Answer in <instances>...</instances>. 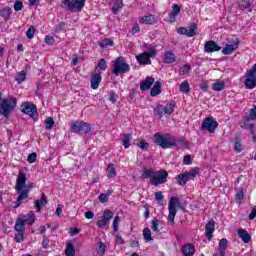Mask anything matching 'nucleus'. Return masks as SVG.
<instances>
[{
	"label": "nucleus",
	"instance_id": "obj_20",
	"mask_svg": "<svg viewBox=\"0 0 256 256\" xmlns=\"http://www.w3.org/2000/svg\"><path fill=\"white\" fill-rule=\"evenodd\" d=\"M238 237L242 239L243 243H249L251 241V234L243 228L238 229Z\"/></svg>",
	"mask_w": 256,
	"mask_h": 256
},
{
	"label": "nucleus",
	"instance_id": "obj_56",
	"mask_svg": "<svg viewBox=\"0 0 256 256\" xmlns=\"http://www.w3.org/2000/svg\"><path fill=\"white\" fill-rule=\"evenodd\" d=\"M234 151H236V153H241V151H243V144L241 143V141L237 140L234 143Z\"/></svg>",
	"mask_w": 256,
	"mask_h": 256
},
{
	"label": "nucleus",
	"instance_id": "obj_33",
	"mask_svg": "<svg viewBox=\"0 0 256 256\" xmlns=\"http://www.w3.org/2000/svg\"><path fill=\"white\" fill-rule=\"evenodd\" d=\"M131 139H133L131 134H123L122 145L125 149H129V147H131Z\"/></svg>",
	"mask_w": 256,
	"mask_h": 256
},
{
	"label": "nucleus",
	"instance_id": "obj_3",
	"mask_svg": "<svg viewBox=\"0 0 256 256\" xmlns=\"http://www.w3.org/2000/svg\"><path fill=\"white\" fill-rule=\"evenodd\" d=\"M15 107H17V98H4L0 104V115L7 119L13 113Z\"/></svg>",
	"mask_w": 256,
	"mask_h": 256
},
{
	"label": "nucleus",
	"instance_id": "obj_55",
	"mask_svg": "<svg viewBox=\"0 0 256 256\" xmlns=\"http://www.w3.org/2000/svg\"><path fill=\"white\" fill-rule=\"evenodd\" d=\"M119 221H121V218L119 216H115L112 224L115 233L119 231Z\"/></svg>",
	"mask_w": 256,
	"mask_h": 256
},
{
	"label": "nucleus",
	"instance_id": "obj_27",
	"mask_svg": "<svg viewBox=\"0 0 256 256\" xmlns=\"http://www.w3.org/2000/svg\"><path fill=\"white\" fill-rule=\"evenodd\" d=\"M12 13L13 12H12L11 7H5V8L0 9V17L5 19V21H9V19H11Z\"/></svg>",
	"mask_w": 256,
	"mask_h": 256
},
{
	"label": "nucleus",
	"instance_id": "obj_44",
	"mask_svg": "<svg viewBox=\"0 0 256 256\" xmlns=\"http://www.w3.org/2000/svg\"><path fill=\"white\" fill-rule=\"evenodd\" d=\"M27 78V73L25 71H21L18 73V75L15 77V81H17L18 85H21L23 81Z\"/></svg>",
	"mask_w": 256,
	"mask_h": 256
},
{
	"label": "nucleus",
	"instance_id": "obj_23",
	"mask_svg": "<svg viewBox=\"0 0 256 256\" xmlns=\"http://www.w3.org/2000/svg\"><path fill=\"white\" fill-rule=\"evenodd\" d=\"M177 61V58L175 57V53L172 51H167L164 54V63L170 65L171 63H175Z\"/></svg>",
	"mask_w": 256,
	"mask_h": 256
},
{
	"label": "nucleus",
	"instance_id": "obj_6",
	"mask_svg": "<svg viewBox=\"0 0 256 256\" xmlns=\"http://www.w3.org/2000/svg\"><path fill=\"white\" fill-rule=\"evenodd\" d=\"M71 133H76L77 135H87L91 131V126L89 123L83 121L72 122L70 126Z\"/></svg>",
	"mask_w": 256,
	"mask_h": 256
},
{
	"label": "nucleus",
	"instance_id": "obj_49",
	"mask_svg": "<svg viewBox=\"0 0 256 256\" xmlns=\"http://www.w3.org/2000/svg\"><path fill=\"white\" fill-rule=\"evenodd\" d=\"M65 27H67V23L60 22L54 27V33H61V31H65Z\"/></svg>",
	"mask_w": 256,
	"mask_h": 256
},
{
	"label": "nucleus",
	"instance_id": "obj_5",
	"mask_svg": "<svg viewBox=\"0 0 256 256\" xmlns=\"http://www.w3.org/2000/svg\"><path fill=\"white\" fill-rule=\"evenodd\" d=\"M85 1L87 0H62L61 7H64L67 11H71L72 13H79V11H83Z\"/></svg>",
	"mask_w": 256,
	"mask_h": 256
},
{
	"label": "nucleus",
	"instance_id": "obj_26",
	"mask_svg": "<svg viewBox=\"0 0 256 256\" xmlns=\"http://www.w3.org/2000/svg\"><path fill=\"white\" fill-rule=\"evenodd\" d=\"M157 95H161V82L156 81L154 86L150 90L151 97H157Z\"/></svg>",
	"mask_w": 256,
	"mask_h": 256
},
{
	"label": "nucleus",
	"instance_id": "obj_1",
	"mask_svg": "<svg viewBox=\"0 0 256 256\" xmlns=\"http://www.w3.org/2000/svg\"><path fill=\"white\" fill-rule=\"evenodd\" d=\"M31 189H33V183L27 185V174L20 170L15 185V191L19 194L15 202V209H17V207H21L23 201L29 198Z\"/></svg>",
	"mask_w": 256,
	"mask_h": 256
},
{
	"label": "nucleus",
	"instance_id": "obj_38",
	"mask_svg": "<svg viewBox=\"0 0 256 256\" xmlns=\"http://www.w3.org/2000/svg\"><path fill=\"white\" fill-rule=\"evenodd\" d=\"M143 237H144V241H146V243L153 241V236L151 235V229L144 228L143 229Z\"/></svg>",
	"mask_w": 256,
	"mask_h": 256
},
{
	"label": "nucleus",
	"instance_id": "obj_12",
	"mask_svg": "<svg viewBox=\"0 0 256 256\" xmlns=\"http://www.w3.org/2000/svg\"><path fill=\"white\" fill-rule=\"evenodd\" d=\"M167 177H169V173H167L166 170H160L155 172L153 178L150 180V183L155 187L158 185H163V183H167Z\"/></svg>",
	"mask_w": 256,
	"mask_h": 256
},
{
	"label": "nucleus",
	"instance_id": "obj_35",
	"mask_svg": "<svg viewBox=\"0 0 256 256\" xmlns=\"http://www.w3.org/2000/svg\"><path fill=\"white\" fill-rule=\"evenodd\" d=\"M98 45L99 47H101V49H105V47H113V39H110V38L103 39L98 43Z\"/></svg>",
	"mask_w": 256,
	"mask_h": 256
},
{
	"label": "nucleus",
	"instance_id": "obj_25",
	"mask_svg": "<svg viewBox=\"0 0 256 256\" xmlns=\"http://www.w3.org/2000/svg\"><path fill=\"white\" fill-rule=\"evenodd\" d=\"M34 204L36 207V213H41L43 205L47 204V198L45 197V194H42V198L40 200H35Z\"/></svg>",
	"mask_w": 256,
	"mask_h": 256
},
{
	"label": "nucleus",
	"instance_id": "obj_53",
	"mask_svg": "<svg viewBox=\"0 0 256 256\" xmlns=\"http://www.w3.org/2000/svg\"><path fill=\"white\" fill-rule=\"evenodd\" d=\"M15 241L16 243H23L25 241V232H18L15 235Z\"/></svg>",
	"mask_w": 256,
	"mask_h": 256
},
{
	"label": "nucleus",
	"instance_id": "obj_45",
	"mask_svg": "<svg viewBox=\"0 0 256 256\" xmlns=\"http://www.w3.org/2000/svg\"><path fill=\"white\" fill-rule=\"evenodd\" d=\"M173 111H175V103H169L164 107V113L165 115H171L173 114Z\"/></svg>",
	"mask_w": 256,
	"mask_h": 256
},
{
	"label": "nucleus",
	"instance_id": "obj_37",
	"mask_svg": "<svg viewBox=\"0 0 256 256\" xmlns=\"http://www.w3.org/2000/svg\"><path fill=\"white\" fill-rule=\"evenodd\" d=\"M120 9H123V2L119 0H115L112 6V12L114 13V15H117Z\"/></svg>",
	"mask_w": 256,
	"mask_h": 256
},
{
	"label": "nucleus",
	"instance_id": "obj_16",
	"mask_svg": "<svg viewBox=\"0 0 256 256\" xmlns=\"http://www.w3.org/2000/svg\"><path fill=\"white\" fill-rule=\"evenodd\" d=\"M155 83V78L153 77H146L145 80L140 82V90L141 91H149L153 84Z\"/></svg>",
	"mask_w": 256,
	"mask_h": 256
},
{
	"label": "nucleus",
	"instance_id": "obj_22",
	"mask_svg": "<svg viewBox=\"0 0 256 256\" xmlns=\"http://www.w3.org/2000/svg\"><path fill=\"white\" fill-rule=\"evenodd\" d=\"M22 221H24V224L27 223L31 227L35 223V212L30 211L28 214L24 215L23 218H21Z\"/></svg>",
	"mask_w": 256,
	"mask_h": 256
},
{
	"label": "nucleus",
	"instance_id": "obj_48",
	"mask_svg": "<svg viewBox=\"0 0 256 256\" xmlns=\"http://www.w3.org/2000/svg\"><path fill=\"white\" fill-rule=\"evenodd\" d=\"M151 229L154 233H159V219L153 218L151 221Z\"/></svg>",
	"mask_w": 256,
	"mask_h": 256
},
{
	"label": "nucleus",
	"instance_id": "obj_14",
	"mask_svg": "<svg viewBox=\"0 0 256 256\" xmlns=\"http://www.w3.org/2000/svg\"><path fill=\"white\" fill-rule=\"evenodd\" d=\"M204 51L205 53H215L221 51V46L217 45V42L209 40L204 44Z\"/></svg>",
	"mask_w": 256,
	"mask_h": 256
},
{
	"label": "nucleus",
	"instance_id": "obj_13",
	"mask_svg": "<svg viewBox=\"0 0 256 256\" xmlns=\"http://www.w3.org/2000/svg\"><path fill=\"white\" fill-rule=\"evenodd\" d=\"M111 219H113V211L106 209L104 210L101 219L96 222V225L100 229H105L106 227H109V221H111Z\"/></svg>",
	"mask_w": 256,
	"mask_h": 256
},
{
	"label": "nucleus",
	"instance_id": "obj_58",
	"mask_svg": "<svg viewBox=\"0 0 256 256\" xmlns=\"http://www.w3.org/2000/svg\"><path fill=\"white\" fill-rule=\"evenodd\" d=\"M117 99H119V94L115 93V91H111L109 101H111V103H117Z\"/></svg>",
	"mask_w": 256,
	"mask_h": 256
},
{
	"label": "nucleus",
	"instance_id": "obj_36",
	"mask_svg": "<svg viewBox=\"0 0 256 256\" xmlns=\"http://www.w3.org/2000/svg\"><path fill=\"white\" fill-rule=\"evenodd\" d=\"M179 13H181V6H179V4H174L170 13V19H175Z\"/></svg>",
	"mask_w": 256,
	"mask_h": 256
},
{
	"label": "nucleus",
	"instance_id": "obj_11",
	"mask_svg": "<svg viewBox=\"0 0 256 256\" xmlns=\"http://www.w3.org/2000/svg\"><path fill=\"white\" fill-rule=\"evenodd\" d=\"M156 52L153 48H149L147 51L136 56V60L140 65H151V57H155Z\"/></svg>",
	"mask_w": 256,
	"mask_h": 256
},
{
	"label": "nucleus",
	"instance_id": "obj_47",
	"mask_svg": "<svg viewBox=\"0 0 256 256\" xmlns=\"http://www.w3.org/2000/svg\"><path fill=\"white\" fill-rule=\"evenodd\" d=\"M190 71H191V65H189V64H184V65L180 68L179 74H180V75H189Z\"/></svg>",
	"mask_w": 256,
	"mask_h": 256
},
{
	"label": "nucleus",
	"instance_id": "obj_51",
	"mask_svg": "<svg viewBox=\"0 0 256 256\" xmlns=\"http://www.w3.org/2000/svg\"><path fill=\"white\" fill-rule=\"evenodd\" d=\"M97 67L100 68V71H107V60H105V59H103V58L100 59V60L98 61Z\"/></svg>",
	"mask_w": 256,
	"mask_h": 256
},
{
	"label": "nucleus",
	"instance_id": "obj_42",
	"mask_svg": "<svg viewBox=\"0 0 256 256\" xmlns=\"http://www.w3.org/2000/svg\"><path fill=\"white\" fill-rule=\"evenodd\" d=\"M189 91H191V87L189 86V82L185 80L180 84V92L187 94Z\"/></svg>",
	"mask_w": 256,
	"mask_h": 256
},
{
	"label": "nucleus",
	"instance_id": "obj_24",
	"mask_svg": "<svg viewBox=\"0 0 256 256\" xmlns=\"http://www.w3.org/2000/svg\"><path fill=\"white\" fill-rule=\"evenodd\" d=\"M199 171L200 169L198 167H195L188 172H184V175L186 176V179L188 181H192L193 179H195V177H197V175H199Z\"/></svg>",
	"mask_w": 256,
	"mask_h": 256
},
{
	"label": "nucleus",
	"instance_id": "obj_60",
	"mask_svg": "<svg viewBox=\"0 0 256 256\" xmlns=\"http://www.w3.org/2000/svg\"><path fill=\"white\" fill-rule=\"evenodd\" d=\"M155 199L158 201L159 205L163 203V192H155Z\"/></svg>",
	"mask_w": 256,
	"mask_h": 256
},
{
	"label": "nucleus",
	"instance_id": "obj_59",
	"mask_svg": "<svg viewBox=\"0 0 256 256\" xmlns=\"http://www.w3.org/2000/svg\"><path fill=\"white\" fill-rule=\"evenodd\" d=\"M27 161L28 163H35V161H37V153L33 152L29 154L27 157Z\"/></svg>",
	"mask_w": 256,
	"mask_h": 256
},
{
	"label": "nucleus",
	"instance_id": "obj_21",
	"mask_svg": "<svg viewBox=\"0 0 256 256\" xmlns=\"http://www.w3.org/2000/svg\"><path fill=\"white\" fill-rule=\"evenodd\" d=\"M172 147H176V149H187L188 144L185 138L177 139L174 136V144L172 145Z\"/></svg>",
	"mask_w": 256,
	"mask_h": 256
},
{
	"label": "nucleus",
	"instance_id": "obj_64",
	"mask_svg": "<svg viewBox=\"0 0 256 256\" xmlns=\"http://www.w3.org/2000/svg\"><path fill=\"white\" fill-rule=\"evenodd\" d=\"M255 217H256V206H253L252 211L249 214L248 218L250 219V221H253V219H255Z\"/></svg>",
	"mask_w": 256,
	"mask_h": 256
},
{
	"label": "nucleus",
	"instance_id": "obj_62",
	"mask_svg": "<svg viewBox=\"0 0 256 256\" xmlns=\"http://www.w3.org/2000/svg\"><path fill=\"white\" fill-rule=\"evenodd\" d=\"M21 9H23V2L21 1H16L14 3V10L15 11H21Z\"/></svg>",
	"mask_w": 256,
	"mask_h": 256
},
{
	"label": "nucleus",
	"instance_id": "obj_43",
	"mask_svg": "<svg viewBox=\"0 0 256 256\" xmlns=\"http://www.w3.org/2000/svg\"><path fill=\"white\" fill-rule=\"evenodd\" d=\"M105 251H107V246L105 245V243H103L102 241H100V242L98 243L97 255L103 256V255H105Z\"/></svg>",
	"mask_w": 256,
	"mask_h": 256
},
{
	"label": "nucleus",
	"instance_id": "obj_52",
	"mask_svg": "<svg viewBox=\"0 0 256 256\" xmlns=\"http://www.w3.org/2000/svg\"><path fill=\"white\" fill-rule=\"evenodd\" d=\"M244 129L250 131L251 135H255V124L253 123H245L243 126Z\"/></svg>",
	"mask_w": 256,
	"mask_h": 256
},
{
	"label": "nucleus",
	"instance_id": "obj_7",
	"mask_svg": "<svg viewBox=\"0 0 256 256\" xmlns=\"http://www.w3.org/2000/svg\"><path fill=\"white\" fill-rule=\"evenodd\" d=\"M177 207L181 208V202L175 196H172L168 203V221L170 223H175V215H177Z\"/></svg>",
	"mask_w": 256,
	"mask_h": 256
},
{
	"label": "nucleus",
	"instance_id": "obj_63",
	"mask_svg": "<svg viewBox=\"0 0 256 256\" xmlns=\"http://www.w3.org/2000/svg\"><path fill=\"white\" fill-rule=\"evenodd\" d=\"M243 197H245V193L243 189H240L236 194V201H242Z\"/></svg>",
	"mask_w": 256,
	"mask_h": 256
},
{
	"label": "nucleus",
	"instance_id": "obj_50",
	"mask_svg": "<svg viewBox=\"0 0 256 256\" xmlns=\"http://www.w3.org/2000/svg\"><path fill=\"white\" fill-rule=\"evenodd\" d=\"M163 113H165L164 110V106L163 105H158L155 109H154V115H157L158 117H163Z\"/></svg>",
	"mask_w": 256,
	"mask_h": 256
},
{
	"label": "nucleus",
	"instance_id": "obj_18",
	"mask_svg": "<svg viewBox=\"0 0 256 256\" xmlns=\"http://www.w3.org/2000/svg\"><path fill=\"white\" fill-rule=\"evenodd\" d=\"M239 47V39H236L233 44H227L223 49L222 53L223 55H231L235 49Z\"/></svg>",
	"mask_w": 256,
	"mask_h": 256
},
{
	"label": "nucleus",
	"instance_id": "obj_31",
	"mask_svg": "<svg viewBox=\"0 0 256 256\" xmlns=\"http://www.w3.org/2000/svg\"><path fill=\"white\" fill-rule=\"evenodd\" d=\"M106 173L108 179H113V177H117V171L115 170V165L109 164L106 168Z\"/></svg>",
	"mask_w": 256,
	"mask_h": 256
},
{
	"label": "nucleus",
	"instance_id": "obj_2",
	"mask_svg": "<svg viewBox=\"0 0 256 256\" xmlns=\"http://www.w3.org/2000/svg\"><path fill=\"white\" fill-rule=\"evenodd\" d=\"M154 143L162 149H169L175 145V136L158 132L154 135Z\"/></svg>",
	"mask_w": 256,
	"mask_h": 256
},
{
	"label": "nucleus",
	"instance_id": "obj_61",
	"mask_svg": "<svg viewBox=\"0 0 256 256\" xmlns=\"http://www.w3.org/2000/svg\"><path fill=\"white\" fill-rule=\"evenodd\" d=\"M45 43H46V45H54L55 44V38H53V36L47 35L45 37Z\"/></svg>",
	"mask_w": 256,
	"mask_h": 256
},
{
	"label": "nucleus",
	"instance_id": "obj_32",
	"mask_svg": "<svg viewBox=\"0 0 256 256\" xmlns=\"http://www.w3.org/2000/svg\"><path fill=\"white\" fill-rule=\"evenodd\" d=\"M66 256H75V246L71 241H68L65 249Z\"/></svg>",
	"mask_w": 256,
	"mask_h": 256
},
{
	"label": "nucleus",
	"instance_id": "obj_41",
	"mask_svg": "<svg viewBox=\"0 0 256 256\" xmlns=\"http://www.w3.org/2000/svg\"><path fill=\"white\" fill-rule=\"evenodd\" d=\"M187 176L185 175V173H181L177 176V183L178 185H180L181 187H183L184 185L187 184Z\"/></svg>",
	"mask_w": 256,
	"mask_h": 256
},
{
	"label": "nucleus",
	"instance_id": "obj_15",
	"mask_svg": "<svg viewBox=\"0 0 256 256\" xmlns=\"http://www.w3.org/2000/svg\"><path fill=\"white\" fill-rule=\"evenodd\" d=\"M103 77H101V72L96 70L94 75L90 79V85L92 89H99V84L101 83Z\"/></svg>",
	"mask_w": 256,
	"mask_h": 256
},
{
	"label": "nucleus",
	"instance_id": "obj_40",
	"mask_svg": "<svg viewBox=\"0 0 256 256\" xmlns=\"http://www.w3.org/2000/svg\"><path fill=\"white\" fill-rule=\"evenodd\" d=\"M44 125L48 131H51L53 129V126L55 125V120H53V117H47L44 121Z\"/></svg>",
	"mask_w": 256,
	"mask_h": 256
},
{
	"label": "nucleus",
	"instance_id": "obj_17",
	"mask_svg": "<svg viewBox=\"0 0 256 256\" xmlns=\"http://www.w3.org/2000/svg\"><path fill=\"white\" fill-rule=\"evenodd\" d=\"M205 231H206V237L208 241H211V239H213V233L215 232V221L210 220L205 225Z\"/></svg>",
	"mask_w": 256,
	"mask_h": 256
},
{
	"label": "nucleus",
	"instance_id": "obj_8",
	"mask_svg": "<svg viewBox=\"0 0 256 256\" xmlns=\"http://www.w3.org/2000/svg\"><path fill=\"white\" fill-rule=\"evenodd\" d=\"M246 79L244 81V87L246 89H255L256 87V64L251 69L246 71Z\"/></svg>",
	"mask_w": 256,
	"mask_h": 256
},
{
	"label": "nucleus",
	"instance_id": "obj_39",
	"mask_svg": "<svg viewBox=\"0 0 256 256\" xmlns=\"http://www.w3.org/2000/svg\"><path fill=\"white\" fill-rule=\"evenodd\" d=\"M213 91H223L225 89V82L224 81H216L212 85Z\"/></svg>",
	"mask_w": 256,
	"mask_h": 256
},
{
	"label": "nucleus",
	"instance_id": "obj_9",
	"mask_svg": "<svg viewBox=\"0 0 256 256\" xmlns=\"http://www.w3.org/2000/svg\"><path fill=\"white\" fill-rule=\"evenodd\" d=\"M21 111L22 113H25V115L31 117V119H34V121L39 116V113L37 112V106L31 102H24L21 105Z\"/></svg>",
	"mask_w": 256,
	"mask_h": 256
},
{
	"label": "nucleus",
	"instance_id": "obj_30",
	"mask_svg": "<svg viewBox=\"0 0 256 256\" xmlns=\"http://www.w3.org/2000/svg\"><path fill=\"white\" fill-rule=\"evenodd\" d=\"M14 229H15V231H17V233L25 232V222L23 221V219L18 218L16 220Z\"/></svg>",
	"mask_w": 256,
	"mask_h": 256
},
{
	"label": "nucleus",
	"instance_id": "obj_54",
	"mask_svg": "<svg viewBox=\"0 0 256 256\" xmlns=\"http://www.w3.org/2000/svg\"><path fill=\"white\" fill-rule=\"evenodd\" d=\"M26 37L27 39H33V37H35V26L28 28L26 31Z\"/></svg>",
	"mask_w": 256,
	"mask_h": 256
},
{
	"label": "nucleus",
	"instance_id": "obj_10",
	"mask_svg": "<svg viewBox=\"0 0 256 256\" xmlns=\"http://www.w3.org/2000/svg\"><path fill=\"white\" fill-rule=\"evenodd\" d=\"M217 127H219V122L215 121L212 117L204 118L201 124V130L208 131L209 133H215Z\"/></svg>",
	"mask_w": 256,
	"mask_h": 256
},
{
	"label": "nucleus",
	"instance_id": "obj_34",
	"mask_svg": "<svg viewBox=\"0 0 256 256\" xmlns=\"http://www.w3.org/2000/svg\"><path fill=\"white\" fill-rule=\"evenodd\" d=\"M197 29V24L192 23L188 28H186V37H195Z\"/></svg>",
	"mask_w": 256,
	"mask_h": 256
},
{
	"label": "nucleus",
	"instance_id": "obj_57",
	"mask_svg": "<svg viewBox=\"0 0 256 256\" xmlns=\"http://www.w3.org/2000/svg\"><path fill=\"white\" fill-rule=\"evenodd\" d=\"M239 5L240 9H249V7H251V2H249V0H241Z\"/></svg>",
	"mask_w": 256,
	"mask_h": 256
},
{
	"label": "nucleus",
	"instance_id": "obj_29",
	"mask_svg": "<svg viewBox=\"0 0 256 256\" xmlns=\"http://www.w3.org/2000/svg\"><path fill=\"white\" fill-rule=\"evenodd\" d=\"M139 23H144L145 25H153L155 23V16L148 15V16L141 17L139 19Z\"/></svg>",
	"mask_w": 256,
	"mask_h": 256
},
{
	"label": "nucleus",
	"instance_id": "obj_46",
	"mask_svg": "<svg viewBox=\"0 0 256 256\" xmlns=\"http://www.w3.org/2000/svg\"><path fill=\"white\" fill-rule=\"evenodd\" d=\"M227 245H229V241L227 240V238H222L220 241H219V250L218 251H227Z\"/></svg>",
	"mask_w": 256,
	"mask_h": 256
},
{
	"label": "nucleus",
	"instance_id": "obj_28",
	"mask_svg": "<svg viewBox=\"0 0 256 256\" xmlns=\"http://www.w3.org/2000/svg\"><path fill=\"white\" fill-rule=\"evenodd\" d=\"M155 175V171L153 169H148L147 167H144L142 170V178L143 179H153Z\"/></svg>",
	"mask_w": 256,
	"mask_h": 256
},
{
	"label": "nucleus",
	"instance_id": "obj_4",
	"mask_svg": "<svg viewBox=\"0 0 256 256\" xmlns=\"http://www.w3.org/2000/svg\"><path fill=\"white\" fill-rule=\"evenodd\" d=\"M129 71H131V66L125 62V58L123 56L115 59L112 64L113 75H123L125 73H129Z\"/></svg>",
	"mask_w": 256,
	"mask_h": 256
},
{
	"label": "nucleus",
	"instance_id": "obj_19",
	"mask_svg": "<svg viewBox=\"0 0 256 256\" xmlns=\"http://www.w3.org/2000/svg\"><path fill=\"white\" fill-rule=\"evenodd\" d=\"M182 255L184 256H194L195 246L193 244H185L182 246Z\"/></svg>",
	"mask_w": 256,
	"mask_h": 256
}]
</instances>
